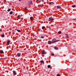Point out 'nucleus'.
I'll return each mask as SVG.
<instances>
[{
	"mask_svg": "<svg viewBox=\"0 0 76 76\" xmlns=\"http://www.w3.org/2000/svg\"><path fill=\"white\" fill-rule=\"evenodd\" d=\"M10 40L8 41L7 43V45H9L10 44Z\"/></svg>",
	"mask_w": 76,
	"mask_h": 76,
	"instance_id": "obj_4",
	"label": "nucleus"
},
{
	"mask_svg": "<svg viewBox=\"0 0 76 76\" xmlns=\"http://www.w3.org/2000/svg\"><path fill=\"white\" fill-rule=\"evenodd\" d=\"M25 10H27V8H26V7H25Z\"/></svg>",
	"mask_w": 76,
	"mask_h": 76,
	"instance_id": "obj_26",
	"label": "nucleus"
},
{
	"mask_svg": "<svg viewBox=\"0 0 76 76\" xmlns=\"http://www.w3.org/2000/svg\"><path fill=\"white\" fill-rule=\"evenodd\" d=\"M53 20L54 18L51 17L49 18L48 21H53Z\"/></svg>",
	"mask_w": 76,
	"mask_h": 76,
	"instance_id": "obj_1",
	"label": "nucleus"
},
{
	"mask_svg": "<svg viewBox=\"0 0 76 76\" xmlns=\"http://www.w3.org/2000/svg\"><path fill=\"white\" fill-rule=\"evenodd\" d=\"M38 1V0H37L36 1Z\"/></svg>",
	"mask_w": 76,
	"mask_h": 76,
	"instance_id": "obj_31",
	"label": "nucleus"
},
{
	"mask_svg": "<svg viewBox=\"0 0 76 76\" xmlns=\"http://www.w3.org/2000/svg\"><path fill=\"white\" fill-rule=\"evenodd\" d=\"M56 40V39H53V43H55V42H58V41H59V40H56V41H54Z\"/></svg>",
	"mask_w": 76,
	"mask_h": 76,
	"instance_id": "obj_3",
	"label": "nucleus"
},
{
	"mask_svg": "<svg viewBox=\"0 0 76 76\" xmlns=\"http://www.w3.org/2000/svg\"><path fill=\"white\" fill-rule=\"evenodd\" d=\"M10 15H12V14H13V12L11 11L10 12Z\"/></svg>",
	"mask_w": 76,
	"mask_h": 76,
	"instance_id": "obj_15",
	"label": "nucleus"
},
{
	"mask_svg": "<svg viewBox=\"0 0 76 76\" xmlns=\"http://www.w3.org/2000/svg\"><path fill=\"white\" fill-rule=\"evenodd\" d=\"M58 34H61V31H59L58 32Z\"/></svg>",
	"mask_w": 76,
	"mask_h": 76,
	"instance_id": "obj_20",
	"label": "nucleus"
},
{
	"mask_svg": "<svg viewBox=\"0 0 76 76\" xmlns=\"http://www.w3.org/2000/svg\"><path fill=\"white\" fill-rule=\"evenodd\" d=\"M46 54V52L45 51H43L42 52V54Z\"/></svg>",
	"mask_w": 76,
	"mask_h": 76,
	"instance_id": "obj_5",
	"label": "nucleus"
},
{
	"mask_svg": "<svg viewBox=\"0 0 76 76\" xmlns=\"http://www.w3.org/2000/svg\"><path fill=\"white\" fill-rule=\"evenodd\" d=\"M0 31H1V30H0Z\"/></svg>",
	"mask_w": 76,
	"mask_h": 76,
	"instance_id": "obj_32",
	"label": "nucleus"
},
{
	"mask_svg": "<svg viewBox=\"0 0 76 76\" xmlns=\"http://www.w3.org/2000/svg\"><path fill=\"white\" fill-rule=\"evenodd\" d=\"M72 7H76V5H73L72 6Z\"/></svg>",
	"mask_w": 76,
	"mask_h": 76,
	"instance_id": "obj_16",
	"label": "nucleus"
},
{
	"mask_svg": "<svg viewBox=\"0 0 76 76\" xmlns=\"http://www.w3.org/2000/svg\"><path fill=\"white\" fill-rule=\"evenodd\" d=\"M15 30H16V31H18V32H21V31H20V30H18V29H15Z\"/></svg>",
	"mask_w": 76,
	"mask_h": 76,
	"instance_id": "obj_11",
	"label": "nucleus"
},
{
	"mask_svg": "<svg viewBox=\"0 0 76 76\" xmlns=\"http://www.w3.org/2000/svg\"><path fill=\"white\" fill-rule=\"evenodd\" d=\"M66 35V38H69V35L67 34H65Z\"/></svg>",
	"mask_w": 76,
	"mask_h": 76,
	"instance_id": "obj_7",
	"label": "nucleus"
},
{
	"mask_svg": "<svg viewBox=\"0 0 76 76\" xmlns=\"http://www.w3.org/2000/svg\"><path fill=\"white\" fill-rule=\"evenodd\" d=\"M32 4V1H30L28 3V6H30L31 4Z\"/></svg>",
	"mask_w": 76,
	"mask_h": 76,
	"instance_id": "obj_2",
	"label": "nucleus"
},
{
	"mask_svg": "<svg viewBox=\"0 0 76 76\" xmlns=\"http://www.w3.org/2000/svg\"><path fill=\"white\" fill-rule=\"evenodd\" d=\"M57 7V9H60L61 8V7H60V6H57V7Z\"/></svg>",
	"mask_w": 76,
	"mask_h": 76,
	"instance_id": "obj_6",
	"label": "nucleus"
},
{
	"mask_svg": "<svg viewBox=\"0 0 76 76\" xmlns=\"http://www.w3.org/2000/svg\"><path fill=\"white\" fill-rule=\"evenodd\" d=\"M51 67V66L50 65H48V68H50V67Z\"/></svg>",
	"mask_w": 76,
	"mask_h": 76,
	"instance_id": "obj_18",
	"label": "nucleus"
},
{
	"mask_svg": "<svg viewBox=\"0 0 76 76\" xmlns=\"http://www.w3.org/2000/svg\"><path fill=\"white\" fill-rule=\"evenodd\" d=\"M45 26H43V27H42V29H44L45 28Z\"/></svg>",
	"mask_w": 76,
	"mask_h": 76,
	"instance_id": "obj_22",
	"label": "nucleus"
},
{
	"mask_svg": "<svg viewBox=\"0 0 76 76\" xmlns=\"http://www.w3.org/2000/svg\"><path fill=\"white\" fill-rule=\"evenodd\" d=\"M49 29L50 30V31L51 30V28H50V27H49Z\"/></svg>",
	"mask_w": 76,
	"mask_h": 76,
	"instance_id": "obj_27",
	"label": "nucleus"
},
{
	"mask_svg": "<svg viewBox=\"0 0 76 76\" xmlns=\"http://www.w3.org/2000/svg\"><path fill=\"white\" fill-rule=\"evenodd\" d=\"M21 54L20 53H18L17 54V56L18 57H20V56Z\"/></svg>",
	"mask_w": 76,
	"mask_h": 76,
	"instance_id": "obj_9",
	"label": "nucleus"
},
{
	"mask_svg": "<svg viewBox=\"0 0 76 76\" xmlns=\"http://www.w3.org/2000/svg\"><path fill=\"white\" fill-rule=\"evenodd\" d=\"M73 20H74L76 21V19H73Z\"/></svg>",
	"mask_w": 76,
	"mask_h": 76,
	"instance_id": "obj_29",
	"label": "nucleus"
},
{
	"mask_svg": "<svg viewBox=\"0 0 76 76\" xmlns=\"http://www.w3.org/2000/svg\"><path fill=\"white\" fill-rule=\"evenodd\" d=\"M30 19L31 20H32L33 19V17H31L30 18Z\"/></svg>",
	"mask_w": 76,
	"mask_h": 76,
	"instance_id": "obj_19",
	"label": "nucleus"
},
{
	"mask_svg": "<svg viewBox=\"0 0 76 76\" xmlns=\"http://www.w3.org/2000/svg\"><path fill=\"white\" fill-rule=\"evenodd\" d=\"M54 49H55V50H58V48L57 47H54Z\"/></svg>",
	"mask_w": 76,
	"mask_h": 76,
	"instance_id": "obj_14",
	"label": "nucleus"
},
{
	"mask_svg": "<svg viewBox=\"0 0 76 76\" xmlns=\"http://www.w3.org/2000/svg\"><path fill=\"white\" fill-rule=\"evenodd\" d=\"M19 1H21V0H19Z\"/></svg>",
	"mask_w": 76,
	"mask_h": 76,
	"instance_id": "obj_30",
	"label": "nucleus"
},
{
	"mask_svg": "<svg viewBox=\"0 0 76 76\" xmlns=\"http://www.w3.org/2000/svg\"><path fill=\"white\" fill-rule=\"evenodd\" d=\"M18 19H20V15H19L18 16Z\"/></svg>",
	"mask_w": 76,
	"mask_h": 76,
	"instance_id": "obj_12",
	"label": "nucleus"
},
{
	"mask_svg": "<svg viewBox=\"0 0 76 76\" xmlns=\"http://www.w3.org/2000/svg\"><path fill=\"white\" fill-rule=\"evenodd\" d=\"M50 69H52V68L50 67Z\"/></svg>",
	"mask_w": 76,
	"mask_h": 76,
	"instance_id": "obj_33",
	"label": "nucleus"
},
{
	"mask_svg": "<svg viewBox=\"0 0 76 76\" xmlns=\"http://www.w3.org/2000/svg\"><path fill=\"white\" fill-rule=\"evenodd\" d=\"M10 9L9 8L7 10L8 12H10Z\"/></svg>",
	"mask_w": 76,
	"mask_h": 76,
	"instance_id": "obj_23",
	"label": "nucleus"
},
{
	"mask_svg": "<svg viewBox=\"0 0 76 76\" xmlns=\"http://www.w3.org/2000/svg\"><path fill=\"white\" fill-rule=\"evenodd\" d=\"M40 62L42 63H44V61H41Z\"/></svg>",
	"mask_w": 76,
	"mask_h": 76,
	"instance_id": "obj_17",
	"label": "nucleus"
},
{
	"mask_svg": "<svg viewBox=\"0 0 76 76\" xmlns=\"http://www.w3.org/2000/svg\"><path fill=\"white\" fill-rule=\"evenodd\" d=\"M51 55L52 56H54V54H53V53H51Z\"/></svg>",
	"mask_w": 76,
	"mask_h": 76,
	"instance_id": "obj_28",
	"label": "nucleus"
},
{
	"mask_svg": "<svg viewBox=\"0 0 76 76\" xmlns=\"http://www.w3.org/2000/svg\"><path fill=\"white\" fill-rule=\"evenodd\" d=\"M2 37H4V35L2 34L1 35V36Z\"/></svg>",
	"mask_w": 76,
	"mask_h": 76,
	"instance_id": "obj_24",
	"label": "nucleus"
},
{
	"mask_svg": "<svg viewBox=\"0 0 76 76\" xmlns=\"http://www.w3.org/2000/svg\"><path fill=\"white\" fill-rule=\"evenodd\" d=\"M0 53L1 54H4V52H3V51L2 50L0 51Z\"/></svg>",
	"mask_w": 76,
	"mask_h": 76,
	"instance_id": "obj_10",
	"label": "nucleus"
},
{
	"mask_svg": "<svg viewBox=\"0 0 76 76\" xmlns=\"http://www.w3.org/2000/svg\"><path fill=\"white\" fill-rule=\"evenodd\" d=\"M49 4H53V2H50L49 3Z\"/></svg>",
	"mask_w": 76,
	"mask_h": 76,
	"instance_id": "obj_21",
	"label": "nucleus"
},
{
	"mask_svg": "<svg viewBox=\"0 0 76 76\" xmlns=\"http://www.w3.org/2000/svg\"><path fill=\"white\" fill-rule=\"evenodd\" d=\"M48 44H51V41H48Z\"/></svg>",
	"mask_w": 76,
	"mask_h": 76,
	"instance_id": "obj_13",
	"label": "nucleus"
},
{
	"mask_svg": "<svg viewBox=\"0 0 76 76\" xmlns=\"http://www.w3.org/2000/svg\"><path fill=\"white\" fill-rule=\"evenodd\" d=\"M41 38L44 39V36H42Z\"/></svg>",
	"mask_w": 76,
	"mask_h": 76,
	"instance_id": "obj_25",
	"label": "nucleus"
},
{
	"mask_svg": "<svg viewBox=\"0 0 76 76\" xmlns=\"http://www.w3.org/2000/svg\"><path fill=\"white\" fill-rule=\"evenodd\" d=\"M4 0V1H5V0Z\"/></svg>",
	"mask_w": 76,
	"mask_h": 76,
	"instance_id": "obj_34",
	"label": "nucleus"
},
{
	"mask_svg": "<svg viewBox=\"0 0 76 76\" xmlns=\"http://www.w3.org/2000/svg\"><path fill=\"white\" fill-rule=\"evenodd\" d=\"M13 73L14 74V75H16V72H15V71H13Z\"/></svg>",
	"mask_w": 76,
	"mask_h": 76,
	"instance_id": "obj_8",
	"label": "nucleus"
}]
</instances>
